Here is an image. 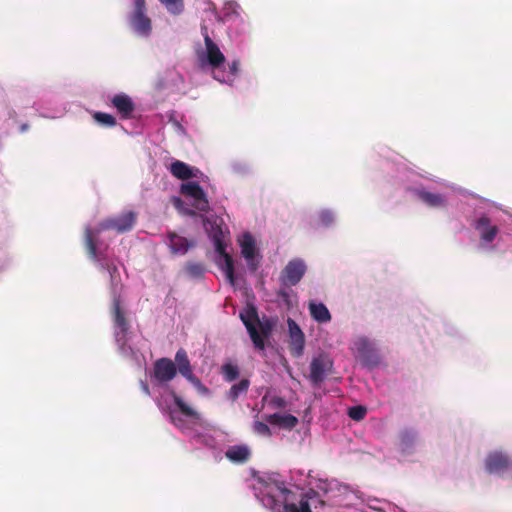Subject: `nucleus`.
<instances>
[{
    "mask_svg": "<svg viewBox=\"0 0 512 512\" xmlns=\"http://www.w3.org/2000/svg\"><path fill=\"white\" fill-rule=\"evenodd\" d=\"M241 247V254L247 261L248 267L252 272H255L259 267V261L256 260V244L253 236L246 232L239 240Z\"/></svg>",
    "mask_w": 512,
    "mask_h": 512,
    "instance_id": "11",
    "label": "nucleus"
},
{
    "mask_svg": "<svg viewBox=\"0 0 512 512\" xmlns=\"http://www.w3.org/2000/svg\"><path fill=\"white\" fill-rule=\"evenodd\" d=\"M21 129H22V131L26 130L27 129V125L26 124L23 125Z\"/></svg>",
    "mask_w": 512,
    "mask_h": 512,
    "instance_id": "43",
    "label": "nucleus"
},
{
    "mask_svg": "<svg viewBox=\"0 0 512 512\" xmlns=\"http://www.w3.org/2000/svg\"><path fill=\"white\" fill-rule=\"evenodd\" d=\"M177 374L175 363L170 358H160L154 362L153 377L159 383H167Z\"/></svg>",
    "mask_w": 512,
    "mask_h": 512,
    "instance_id": "9",
    "label": "nucleus"
},
{
    "mask_svg": "<svg viewBox=\"0 0 512 512\" xmlns=\"http://www.w3.org/2000/svg\"><path fill=\"white\" fill-rule=\"evenodd\" d=\"M214 245L216 252L224 259L223 269L225 271L226 278L233 285L235 281L233 258L226 252V246L218 235H214Z\"/></svg>",
    "mask_w": 512,
    "mask_h": 512,
    "instance_id": "13",
    "label": "nucleus"
},
{
    "mask_svg": "<svg viewBox=\"0 0 512 512\" xmlns=\"http://www.w3.org/2000/svg\"><path fill=\"white\" fill-rule=\"evenodd\" d=\"M359 347H358V350L360 352H362L363 348L366 347L368 345V341L366 339H360L359 340Z\"/></svg>",
    "mask_w": 512,
    "mask_h": 512,
    "instance_id": "40",
    "label": "nucleus"
},
{
    "mask_svg": "<svg viewBox=\"0 0 512 512\" xmlns=\"http://www.w3.org/2000/svg\"><path fill=\"white\" fill-rule=\"evenodd\" d=\"M170 419L175 426H177L179 428L183 427V421L180 417L177 416L176 411L170 412Z\"/></svg>",
    "mask_w": 512,
    "mask_h": 512,
    "instance_id": "36",
    "label": "nucleus"
},
{
    "mask_svg": "<svg viewBox=\"0 0 512 512\" xmlns=\"http://www.w3.org/2000/svg\"><path fill=\"white\" fill-rule=\"evenodd\" d=\"M111 103L124 119L130 118L135 110V104L132 99L124 93L113 96Z\"/></svg>",
    "mask_w": 512,
    "mask_h": 512,
    "instance_id": "14",
    "label": "nucleus"
},
{
    "mask_svg": "<svg viewBox=\"0 0 512 512\" xmlns=\"http://www.w3.org/2000/svg\"><path fill=\"white\" fill-rule=\"evenodd\" d=\"M179 204H181V199L178 197L174 198V205L178 206Z\"/></svg>",
    "mask_w": 512,
    "mask_h": 512,
    "instance_id": "42",
    "label": "nucleus"
},
{
    "mask_svg": "<svg viewBox=\"0 0 512 512\" xmlns=\"http://www.w3.org/2000/svg\"><path fill=\"white\" fill-rule=\"evenodd\" d=\"M221 374L226 382L235 381L239 375V367L231 362H227L221 366Z\"/></svg>",
    "mask_w": 512,
    "mask_h": 512,
    "instance_id": "25",
    "label": "nucleus"
},
{
    "mask_svg": "<svg viewBox=\"0 0 512 512\" xmlns=\"http://www.w3.org/2000/svg\"><path fill=\"white\" fill-rule=\"evenodd\" d=\"M204 43L206 47V59L208 64L213 68H219L225 62V56L217 46V44L208 35L207 29H204Z\"/></svg>",
    "mask_w": 512,
    "mask_h": 512,
    "instance_id": "12",
    "label": "nucleus"
},
{
    "mask_svg": "<svg viewBox=\"0 0 512 512\" xmlns=\"http://www.w3.org/2000/svg\"><path fill=\"white\" fill-rule=\"evenodd\" d=\"M240 318L244 323L254 346L259 350H263L265 348V343L255 326V323L259 322L256 309L252 307L245 314L241 313Z\"/></svg>",
    "mask_w": 512,
    "mask_h": 512,
    "instance_id": "8",
    "label": "nucleus"
},
{
    "mask_svg": "<svg viewBox=\"0 0 512 512\" xmlns=\"http://www.w3.org/2000/svg\"><path fill=\"white\" fill-rule=\"evenodd\" d=\"M136 214L132 211L125 212L121 215L107 218L101 221L95 230L86 228L85 230V246L89 257L94 261L101 260V256L97 250L96 237L105 230H114L119 234L130 231L136 223Z\"/></svg>",
    "mask_w": 512,
    "mask_h": 512,
    "instance_id": "1",
    "label": "nucleus"
},
{
    "mask_svg": "<svg viewBox=\"0 0 512 512\" xmlns=\"http://www.w3.org/2000/svg\"><path fill=\"white\" fill-rule=\"evenodd\" d=\"M333 366L332 361L324 355H320L312 359L310 363L309 380L314 386H318L325 380L328 372L331 371Z\"/></svg>",
    "mask_w": 512,
    "mask_h": 512,
    "instance_id": "7",
    "label": "nucleus"
},
{
    "mask_svg": "<svg viewBox=\"0 0 512 512\" xmlns=\"http://www.w3.org/2000/svg\"><path fill=\"white\" fill-rule=\"evenodd\" d=\"M319 218L324 226H328L333 222V214L330 211L321 212Z\"/></svg>",
    "mask_w": 512,
    "mask_h": 512,
    "instance_id": "35",
    "label": "nucleus"
},
{
    "mask_svg": "<svg viewBox=\"0 0 512 512\" xmlns=\"http://www.w3.org/2000/svg\"><path fill=\"white\" fill-rule=\"evenodd\" d=\"M249 386L250 381L248 379H241L238 383L233 384L227 391V399L232 402L236 401L240 395L245 394L248 391Z\"/></svg>",
    "mask_w": 512,
    "mask_h": 512,
    "instance_id": "23",
    "label": "nucleus"
},
{
    "mask_svg": "<svg viewBox=\"0 0 512 512\" xmlns=\"http://www.w3.org/2000/svg\"><path fill=\"white\" fill-rule=\"evenodd\" d=\"M416 193L418 198L429 207L439 208L446 204V200L441 194L431 193L425 190H418Z\"/></svg>",
    "mask_w": 512,
    "mask_h": 512,
    "instance_id": "21",
    "label": "nucleus"
},
{
    "mask_svg": "<svg viewBox=\"0 0 512 512\" xmlns=\"http://www.w3.org/2000/svg\"><path fill=\"white\" fill-rule=\"evenodd\" d=\"M271 502L275 503L274 497H270Z\"/></svg>",
    "mask_w": 512,
    "mask_h": 512,
    "instance_id": "44",
    "label": "nucleus"
},
{
    "mask_svg": "<svg viewBox=\"0 0 512 512\" xmlns=\"http://www.w3.org/2000/svg\"><path fill=\"white\" fill-rule=\"evenodd\" d=\"M260 330V336L264 339L268 337L273 329V322L270 319H264L257 322Z\"/></svg>",
    "mask_w": 512,
    "mask_h": 512,
    "instance_id": "32",
    "label": "nucleus"
},
{
    "mask_svg": "<svg viewBox=\"0 0 512 512\" xmlns=\"http://www.w3.org/2000/svg\"><path fill=\"white\" fill-rule=\"evenodd\" d=\"M175 363L177 371L186 379L194 374L187 352L183 348H180L176 352Z\"/></svg>",
    "mask_w": 512,
    "mask_h": 512,
    "instance_id": "20",
    "label": "nucleus"
},
{
    "mask_svg": "<svg viewBox=\"0 0 512 512\" xmlns=\"http://www.w3.org/2000/svg\"><path fill=\"white\" fill-rule=\"evenodd\" d=\"M167 236L169 239L168 245L173 254L184 255L188 252L189 248L194 246L193 241H189L175 232H168Z\"/></svg>",
    "mask_w": 512,
    "mask_h": 512,
    "instance_id": "16",
    "label": "nucleus"
},
{
    "mask_svg": "<svg viewBox=\"0 0 512 512\" xmlns=\"http://www.w3.org/2000/svg\"><path fill=\"white\" fill-rule=\"evenodd\" d=\"M173 15H179L184 10L183 0H158Z\"/></svg>",
    "mask_w": 512,
    "mask_h": 512,
    "instance_id": "27",
    "label": "nucleus"
},
{
    "mask_svg": "<svg viewBox=\"0 0 512 512\" xmlns=\"http://www.w3.org/2000/svg\"><path fill=\"white\" fill-rule=\"evenodd\" d=\"M486 471L490 474L502 475L512 470V458L505 452H490L485 459Z\"/></svg>",
    "mask_w": 512,
    "mask_h": 512,
    "instance_id": "5",
    "label": "nucleus"
},
{
    "mask_svg": "<svg viewBox=\"0 0 512 512\" xmlns=\"http://www.w3.org/2000/svg\"><path fill=\"white\" fill-rule=\"evenodd\" d=\"M107 269L110 272V274H112V273L117 271V268L114 265H108Z\"/></svg>",
    "mask_w": 512,
    "mask_h": 512,
    "instance_id": "41",
    "label": "nucleus"
},
{
    "mask_svg": "<svg viewBox=\"0 0 512 512\" xmlns=\"http://www.w3.org/2000/svg\"><path fill=\"white\" fill-rule=\"evenodd\" d=\"M140 385H141V389H142V391H143L146 395H148V396H149V395H150V389H149L148 384H147L146 382H144V381H141Z\"/></svg>",
    "mask_w": 512,
    "mask_h": 512,
    "instance_id": "39",
    "label": "nucleus"
},
{
    "mask_svg": "<svg viewBox=\"0 0 512 512\" xmlns=\"http://www.w3.org/2000/svg\"><path fill=\"white\" fill-rule=\"evenodd\" d=\"M187 380L200 392H207V388L202 384L201 380L194 374L188 377Z\"/></svg>",
    "mask_w": 512,
    "mask_h": 512,
    "instance_id": "34",
    "label": "nucleus"
},
{
    "mask_svg": "<svg viewBox=\"0 0 512 512\" xmlns=\"http://www.w3.org/2000/svg\"><path fill=\"white\" fill-rule=\"evenodd\" d=\"M283 509L284 512H312L309 501L305 498H302L299 501V505L294 503H284Z\"/></svg>",
    "mask_w": 512,
    "mask_h": 512,
    "instance_id": "26",
    "label": "nucleus"
},
{
    "mask_svg": "<svg viewBox=\"0 0 512 512\" xmlns=\"http://www.w3.org/2000/svg\"><path fill=\"white\" fill-rule=\"evenodd\" d=\"M240 62L239 60H234L229 64V71L232 76H236L239 72Z\"/></svg>",
    "mask_w": 512,
    "mask_h": 512,
    "instance_id": "37",
    "label": "nucleus"
},
{
    "mask_svg": "<svg viewBox=\"0 0 512 512\" xmlns=\"http://www.w3.org/2000/svg\"><path fill=\"white\" fill-rule=\"evenodd\" d=\"M130 24L140 36L147 37L152 31L151 19L146 15L145 0H134V10L130 15Z\"/></svg>",
    "mask_w": 512,
    "mask_h": 512,
    "instance_id": "2",
    "label": "nucleus"
},
{
    "mask_svg": "<svg viewBox=\"0 0 512 512\" xmlns=\"http://www.w3.org/2000/svg\"><path fill=\"white\" fill-rule=\"evenodd\" d=\"M113 322L115 326V339L121 348H124L127 342V334L130 328L129 322L125 317V313L121 308V302L119 298H114L113 307Z\"/></svg>",
    "mask_w": 512,
    "mask_h": 512,
    "instance_id": "3",
    "label": "nucleus"
},
{
    "mask_svg": "<svg viewBox=\"0 0 512 512\" xmlns=\"http://www.w3.org/2000/svg\"><path fill=\"white\" fill-rule=\"evenodd\" d=\"M416 432L412 429H405L399 434L400 444L403 448L411 447L416 440Z\"/></svg>",
    "mask_w": 512,
    "mask_h": 512,
    "instance_id": "28",
    "label": "nucleus"
},
{
    "mask_svg": "<svg viewBox=\"0 0 512 512\" xmlns=\"http://www.w3.org/2000/svg\"><path fill=\"white\" fill-rule=\"evenodd\" d=\"M171 174L180 180H188L197 177L198 169L193 168L180 160H175L170 165Z\"/></svg>",
    "mask_w": 512,
    "mask_h": 512,
    "instance_id": "17",
    "label": "nucleus"
},
{
    "mask_svg": "<svg viewBox=\"0 0 512 512\" xmlns=\"http://www.w3.org/2000/svg\"><path fill=\"white\" fill-rule=\"evenodd\" d=\"M225 456L233 463L242 464L250 459L251 451L247 445H234L227 449Z\"/></svg>",
    "mask_w": 512,
    "mask_h": 512,
    "instance_id": "18",
    "label": "nucleus"
},
{
    "mask_svg": "<svg viewBox=\"0 0 512 512\" xmlns=\"http://www.w3.org/2000/svg\"><path fill=\"white\" fill-rule=\"evenodd\" d=\"M308 309L311 317L318 323H327L331 320V314L323 303L310 301Z\"/></svg>",
    "mask_w": 512,
    "mask_h": 512,
    "instance_id": "19",
    "label": "nucleus"
},
{
    "mask_svg": "<svg viewBox=\"0 0 512 512\" xmlns=\"http://www.w3.org/2000/svg\"><path fill=\"white\" fill-rule=\"evenodd\" d=\"M366 413H367V409L360 405L353 406V407L349 408V411H348L349 417L355 421L362 420L365 417Z\"/></svg>",
    "mask_w": 512,
    "mask_h": 512,
    "instance_id": "31",
    "label": "nucleus"
},
{
    "mask_svg": "<svg viewBox=\"0 0 512 512\" xmlns=\"http://www.w3.org/2000/svg\"><path fill=\"white\" fill-rule=\"evenodd\" d=\"M277 488H278V490H279L280 494H281V495H283V496L285 497V499H284V500L286 501V496H287L288 494H290V493H291V491H290L288 488H286V487L283 485V483H281L280 485H277Z\"/></svg>",
    "mask_w": 512,
    "mask_h": 512,
    "instance_id": "38",
    "label": "nucleus"
},
{
    "mask_svg": "<svg viewBox=\"0 0 512 512\" xmlns=\"http://www.w3.org/2000/svg\"><path fill=\"white\" fill-rule=\"evenodd\" d=\"M254 431L257 434L263 435V436L271 435V430H270L269 426L266 423L261 422V421H256L254 423Z\"/></svg>",
    "mask_w": 512,
    "mask_h": 512,
    "instance_id": "33",
    "label": "nucleus"
},
{
    "mask_svg": "<svg viewBox=\"0 0 512 512\" xmlns=\"http://www.w3.org/2000/svg\"><path fill=\"white\" fill-rule=\"evenodd\" d=\"M186 272L195 278L202 277L205 272V267L201 263L189 262L185 267Z\"/></svg>",
    "mask_w": 512,
    "mask_h": 512,
    "instance_id": "30",
    "label": "nucleus"
},
{
    "mask_svg": "<svg viewBox=\"0 0 512 512\" xmlns=\"http://www.w3.org/2000/svg\"><path fill=\"white\" fill-rule=\"evenodd\" d=\"M288 328H289V337H290V344H289V350L293 357L299 358L303 355L304 351V345H305V336L302 332L299 325L292 320L291 318L288 319Z\"/></svg>",
    "mask_w": 512,
    "mask_h": 512,
    "instance_id": "10",
    "label": "nucleus"
},
{
    "mask_svg": "<svg viewBox=\"0 0 512 512\" xmlns=\"http://www.w3.org/2000/svg\"><path fill=\"white\" fill-rule=\"evenodd\" d=\"M172 397L181 414L192 419H199V414L194 409L189 407L179 395L173 392Z\"/></svg>",
    "mask_w": 512,
    "mask_h": 512,
    "instance_id": "24",
    "label": "nucleus"
},
{
    "mask_svg": "<svg viewBox=\"0 0 512 512\" xmlns=\"http://www.w3.org/2000/svg\"><path fill=\"white\" fill-rule=\"evenodd\" d=\"M180 192L191 199H193V206L201 211L207 212L209 210V202L203 188L197 182H186L181 184Z\"/></svg>",
    "mask_w": 512,
    "mask_h": 512,
    "instance_id": "6",
    "label": "nucleus"
},
{
    "mask_svg": "<svg viewBox=\"0 0 512 512\" xmlns=\"http://www.w3.org/2000/svg\"><path fill=\"white\" fill-rule=\"evenodd\" d=\"M306 270V264L302 259H293L282 270L280 281L284 286H295L301 281Z\"/></svg>",
    "mask_w": 512,
    "mask_h": 512,
    "instance_id": "4",
    "label": "nucleus"
},
{
    "mask_svg": "<svg viewBox=\"0 0 512 512\" xmlns=\"http://www.w3.org/2000/svg\"><path fill=\"white\" fill-rule=\"evenodd\" d=\"M93 118L98 124L106 127H114L116 125V118L108 113L95 112Z\"/></svg>",
    "mask_w": 512,
    "mask_h": 512,
    "instance_id": "29",
    "label": "nucleus"
},
{
    "mask_svg": "<svg viewBox=\"0 0 512 512\" xmlns=\"http://www.w3.org/2000/svg\"><path fill=\"white\" fill-rule=\"evenodd\" d=\"M475 229L480 233V239L484 243H491L498 234V227L491 225L488 217L482 216L475 223Z\"/></svg>",
    "mask_w": 512,
    "mask_h": 512,
    "instance_id": "15",
    "label": "nucleus"
},
{
    "mask_svg": "<svg viewBox=\"0 0 512 512\" xmlns=\"http://www.w3.org/2000/svg\"><path fill=\"white\" fill-rule=\"evenodd\" d=\"M266 420L272 425H278L288 429L295 427L298 423V419L291 414L280 415L278 413H274L269 415Z\"/></svg>",
    "mask_w": 512,
    "mask_h": 512,
    "instance_id": "22",
    "label": "nucleus"
}]
</instances>
